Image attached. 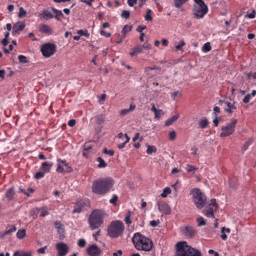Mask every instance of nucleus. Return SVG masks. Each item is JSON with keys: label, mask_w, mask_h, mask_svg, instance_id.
I'll use <instances>...</instances> for the list:
<instances>
[{"label": "nucleus", "mask_w": 256, "mask_h": 256, "mask_svg": "<svg viewBox=\"0 0 256 256\" xmlns=\"http://www.w3.org/2000/svg\"><path fill=\"white\" fill-rule=\"evenodd\" d=\"M114 184V180L110 178H100L92 182V190L95 194L103 196L110 190Z\"/></svg>", "instance_id": "1"}, {"label": "nucleus", "mask_w": 256, "mask_h": 256, "mask_svg": "<svg viewBox=\"0 0 256 256\" xmlns=\"http://www.w3.org/2000/svg\"><path fill=\"white\" fill-rule=\"evenodd\" d=\"M132 241L136 248L138 250L150 252L153 247L152 241L139 232L134 234Z\"/></svg>", "instance_id": "2"}, {"label": "nucleus", "mask_w": 256, "mask_h": 256, "mask_svg": "<svg viewBox=\"0 0 256 256\" xmlns=\"http://www.w3.org/2000/svg\"><path fill=\"white\" fill-rule=\"evenodd\" d=\"M176 246L175 256H202L199 250L188 246L185 241L178 242Z\"/></svg>", "instance_id": "3"}, {"label": "nucleus", "mask_w": 256, "mask_h": 256, "mask_svg": "<svg viewBox=\"0 0 256 256\" xmlns=\"http://www.w3.org/2000/svg\"><path fill=\"white\" fill-rule=\"evenodd\" d=\"M104 212L98 210H94L90 214L88 222L92 230L99 228L104 222Z\"/></svg>", "instance_id": "4"}, {"label": "nucleus", "mask_w": 256, "mask_h": 256, "mask_svg": "<svg viewBox=\"0 0 256 256\" xmlns=\"http://www.w3.org/2000/svg\"><path fill=\"white\" fill-rule=\"evenodd\" d=\"M124 225L120 220L112 221L107 229L108 235L111 238H117L122 236L124 230Z\"/></svg>", "instance_id": "5"}, {"label": "nucleus", "mask_w": 256, "mask_h": 256, "mask_svg": "<svg viewBox=\"0 0 256 256\" xmlns=\"http://www.w3.org/2000/svg\"><path fill=\"white\" fill-rule=\"evenodd\" d=\"M193 14L198 19L202 18L208 12V8L202 0H194Z\"/></svg>", "instance_id": "6"}, {"label": "nucleus", "mask_w": 256, "mask_h": 256, "mask_svg": "<svg viewBox=\"0 0 256 256\" xmlns=\"http://www.w3.org/2000/svg\"><path fill=\"white\" fill-rule=\"evenodd\" d=\"M190 194H192L194 202L198 208H202L206 203V196L199 188H194L191 190Z\"/></svg>", "instance_id": "7"}, {"label": "nucleus", "mask_w": 256, "mask_h": 256, "mask_svg": "<svg viewBox=\"0 0 256 256\" xmlns=\"http://www.w3.org/2000/svg\"><path fill=\"white\" fill-rule=\"evenodd\" d=\"M237 122L238 120L234 118L226 126H222L221 128L222 132L220 135V137H226L234 134Z\"/></svg>", "instance_id": "8"}, {"label": "nucleus", "mask_w": 256, "mask_h": 256, "mask_svg": "<svg viewBox=\"0 0 256 256\" xmlns=\"http://www.w3.org/2000/svg\"><path fill=\"white\" fill-rule=\"evenodd\" d=\"M56 51V46L52 43L47 42L40 46V52L42 56L46 58L54 55Z\"/></svg>", "instance_id": "9"}, {"label": "nucleus", "mask_w": 256, "mask_h": 256, "mask_svg": "<svg viewBox=\"0 0 256 256\" xmlns=\"http://www.w3.org/2000/svg\"><path fill=\"white\" fill-rule=\"evenodd\" d=\"M58 168L56 171L60 173L66 172L69 173L72 171V168L69 166L65 160H61L58 158L57 159Z\"/></svg>", "instance_id": "10"}, {"label": "nucleus", "mask_w": 256, "mask_h": 256, "mask_svg": "<svg viewBox=\"0 0 256 256\" xmlns=\"http://www.w3.org/2000/svg\"><path fill=\"white\" fill-rule=\"evenodd\" d=\"M86 253L89 256H100L102 250L96 244H93L87 248Z\"/></svg>", "instance_id": "11"}, {"label": "nucleus", "mask_w": 256, "mask_h": 256, "mask_svg": "<svg viewBox=\"0 0 256 256\" xmlns=\"http://www.w3.org/2000/svg\"><path fill=\"white\" fill-rule=\"evenodd\" d=\"M56 248L58 252V256H65L69 250L68 246L62 242L56 244Z\"/></svg>", "instance_id": "12"}, {"label": "nucleus", "mask_w": 256, "mask_h": 256, "mask_svg": "<svg viewBox=\"0 0 256 256\" xmlns=\"http://www.w3.org/2000/svg\"><path fill=\"white\" fill-rule=\"evenodd\" d=\"M158 210L166 214L170 213V208L168 204L163 201H158L156 202Z\"/></svg>", "instance_id": "13"}, {"label": "nucleus", "mask_w": 256, "mask_h": 256, "mask_svg": "<svg viewBox=\"0 0 256 256\" xmlns=\"http://www.w3.org/2000/svg\"><path fill=\"white\" fill-rule=\"evenodd\" d=\"M85 206L86 204L82 200L78 201L74 205L72 213L81 212L84 210Z\"/></svg>", "instance_id": "14"}, {"label": "nucleus", "mask_w": 256, "mask_h": 256, "mask_svg": "<svg viewBox=\"0 0 256 256\" xmlns=\"http://www.w3.org/2000/svg\"><path fill=\"white\" fill-rule=\"evenodd\" d=\"M26 26V24L23 22H18L13 26V30L12 34L13 36H16L17 34H18Z\"/></svg>", "instance_id": "15"}, {"label": "nucleus", "mask_w": 256, "mask_h": 256, "mask_svg": "<svg viewBox=\"0 0 256 256\" xmlns=\"http://www.w3.org/2000/svg\"><path fill=\"white\" fill-rule=\"evenodd\" d=\"M183 233L188 238H192L196 233V230L191 226H186L183 228Z\"/></svg>", "instance_id": "16"}, {"label": "nucleus", "mask_w": 256, "mask_h": 256, "mask_svg": "<svg viewBox=\"0 0 256 256\" xmlns=\"http://www.w3.org/2000/svg\"><path fill=\"white\" fill-rule=\"evenodd\" d=\"M52 165L53 163L51 162H44L42 164L40 169L45 173H48L50 171Z\"/></svg>", "instance_id": "17"}, {"label": "nucleus", "mask_w": 256, "mask_h": 256, "mask_svg": "<svg viewBox=\"0 0 256 256\" xmlns=\"http://www.w3.org/2000/svg\"><path fill=\"white\" fill-rule=\"evenodd\" d=\"M38 30L41 33L50 34L52 33V30L51 28L45 24H41L39 26Z\"/></svg>", "instance_id": "18"}, {"label": "nucleus", "mask_w": 256, "mask_h": 256, "mask_svg": "<svg viewBox=\"0 0 256 256\" xmlns=\"http://www.w3.org/2000/svg\"><path fill=\"white\" fill-rule=\"evenodd\" d=\"M14 195L15 192L14 190V188L12 187L6 190V194L2 198L3 200L4 198H7L8 201H10L14 198Z\"/></svg>", "instance_id": "19"}, {"label": "nucleus", "mask_w": 256, "mask_h": 256, "mask_svg": "<svg viewBox=\"0 0 256 256\" xmlns=\"http://www.w3.org/2000/svg\"><path fill=\"white\" fill-rule=\"evenodd\" d=\"M40 16L46 20H48L54 18V15L48 10H44L40 14Z\"/></svg>", "instance_id": "20"}, {"label": "nucleus", "mask_w": 256, "mask_h": 256, "mask_svg": "<svg viewBox=\"0 0 256 256\" xmlns=\"http://www.w3.org/2000/svg\"><path fill=\"white\" fill-rule=\"evenodd\" d=\"M142 52V46L141 45H137L134 47L130 53L131 56H134Z\"/></svg>", "instance_id": "21"}, {"label": "nucleus", "mask_w": 256, "mask_h": 256, "mask_svg": "<svg viewBox=\"0 0 256 256\" xmlns=\"http://www.w3.org/2000/svg\"><path fill=\"white\" fill-rule=\"evenodd\" d=\"M218 104L222 106L223 104H224L228 106V108H233V110L236 109V102H234L233 103L228 101H224L222 100H219Z\"/></svg>", "instance_id": "22"}, {"label": "nucleus", "mask_w": 256, "mask_h": 256, "mask_svg": "<svg viewBox=\"0 0 256 256\" xmlns=\"http://www.w3.org/2000/svg\"><path fill=\"white\" fill-rule=\"evenodd\" d=\"M38 213L40 214V216L41 217H44L49 214L48 208L47 206H42L39 208L38 210Z\"/></svg>", "instance_id": "23"}, {"label": "nucleus", "mask_w": 256, "mask_h": 256, "mask_svg": "<svg viewBox=\"0 0 256 256\" xmlns=\"http://www.w3.org/2000/svg\"><path fill=\"white\" fill-rule=\"evenodd\" d=\"M180 115L176 114L172 116L171 118L167 120L164 124V125L166 126L172 125L174 122H176L179 118Z\"/></svg>", "instance_id": "24"}, {"label": "nucleus", "mask_w": 256, "mask_h": 256, "mask_svg": "<svg viewBox=\"0 0 256 256\" xmlns=\"http://www.w3.org/2000/svg\"><path fill=\"white\" fill-rule=\"evenodd\" d=\"M52 10L54 13L55 14L54 18L58 21L62 20V18L64 16V14L62 13V11L58 10L55 8H52Z\"/></svg>", "instance_id": "25"}, {"label": "nucleus", "mask_w": 256, "mask_h": 256, "mask_svg": "<svg viewBox=\"0 0 256 256\" xmlns=\"http://www.w3.org/2000/svg\"><path fill=\"white\" fill-rule=\"evenodd\" d=\"M13 256H32V254L31 252L18 250L14 253Z\"/></svg>", "instance_id": "26"}, {"label": "nucleus", "mask_w": 256, "mask_h": 256, "mask_svg": "<svg viewBox=\"0 0 256 256\" xmlns=\"http://www.w3.org/2000/svg\"><path fill=\"white\" fill-rule=\"evenodd\" d=\"M221 235L220 237L222 239L224 240H226L228 238V236L225 232L229 234L230 232V229L229 228H226L224 226L222 227L221 228Z\"/></svg>", "instance_id": "27"}, {"label": "nucleus", "mask_w": 256, "mask_h": 256, "mask_svg": "<svg viewBox=\"0 0 256 256\" xmlns=\"http://www.w3.org/2000/svg\"><path fill=\"white\" fill-rule=\"evenodd\" d=\"M135 108H136V106L134 104H131L130 105L129 108L124 109V110H122L120 112V114L121 116H125L126 114H128L129 112L134 110L135 109Z\"/></svg>", "instance_id": "28"}, {"label": "nucleus", "mask_w": 256, "mask_h": 256, "mask_svg": "<svg viewBox=\"0 0 256 256\" xmlns=\"http://www.w3.org/2000/svg\"><path fill=\"white\" fill-rule=\"evenodd\" d=\"M208 124V122L206 118L201 120L198 122L199 127L201 128H206Z\"/></svg>", "instance_id": "29"}, {"label": "nucleus", "mask_w": 256, "mask_h": 256, "mask_svg": "<svg viewBox=\"0 0 256 256\" xmlns=\"http://www.w3.org/2000/svg\"><path fill=\"white\" fill-rule=\"evenodd\" d=\"M205 215L208 218H214V210L213 208H208L205 213Z\"/></svg>", "instance_id": "30"}, {"label": "nucleus", "mask_w": 256, "mask_h": 256, "mask_svg": "<svg viewBox=\"0 0 256 256\" xmlns=\"http://www.w3.org/2000/svg\"><path fill=\"white\" fill-rule=\"evenodd\" d=\"M198 170V168H196L194 166L190 164H187L186 168V170L188 172H192L193 174H194L195 172Z\"/></svg>", "instance_id": "31"}, {"label": "nucleus", "mask_w": 256, "mask_h": 256, "mask_svg": "<svg viewBox=\"0 0 256 256\" xmlns=\"http://www.w3.org/2000/svg\"><path fill=\"white\" fill-rule=\"evenodd\" d=\"M26 235V230L24 229L19 230L16 232V236L19 239L24 238Z\"/></svg>", "instance_id": "32"}, {"label": "nucleus", "mask_w": 256, "mask_h": 256, "mask_svg": "<svg viewBox=\"0 0 256 256\" xmlns=\"http://www.w3.org/2000/svg\"><path fill=\"white\" fill-rule=\"evenodd\" d=\"M253 142L252 138H249L243 145L242 150L243 152H245L248 148V146L252 144Z\"/></svg>", "instance_id": "33"}, {"label": "nucleus", "mask_w": 256, "mask_h": 256, "mask_svg": "<svg viewBox=\"0 0 256 256\" xmlns=\"http://www.w3.org/2000/svg\"><path fill=\"white\" fill-rule=\"evenodd\" d=\"M132 212L130 211H128L126 213V217L124 218V222L128 225H130L132 224V221L130 220Z\"/></svg>", "instance_id": "34"}, {"label": "nucleus", "mask_w": 256, "mask_h": 256, "mask_svg": "<svg viewBox=\"0 0 256 256\" xmlns=\"http://www.w3.org/2000/svg\"><path fill=\"white\" fill-rule=\"evenodd\" d=\"M171 189L170 187H166L163 190L162 192L160 194L162 198H166L168 194L171 193Z\"/></svg>", "instance_id": "35"}, {"label": "nucleus", "mask_w": 256, "mask_h": 256, "mask_svg": "<svg viewBox=\"0 0 256 256\" xmlns=\"http://www.w3.org/2000/svg\"><path fill=\"white\" fill-rule=\"evenodd\" d=\"M96 122L98 124H102L104 122V118L102 114H98L96 117Z\"/></svg>", "instance_id": "36"}, {"label": "nucleus", "mask_w": 256, "mask_h": 256, "mask_svg": "<svg viewBox=\"0 0 256 256\" xmlns=\"http://www.w3.org/2000/svg\"><path fill=\"white\" fill-rule=\"evenodd\" d=\"M96 160L99 162V164H98V167L99 168H104L106 167V164L101 157H98Z\"/></svg>", "instance_id": "37"}, {"label": "nucleus", "mask_w": 256, "mask_h": 256, "mask_svg": "<svg viewBox=\"0 0 256 256\" xmlns=\"http://www.w3.org/2000/svg\"><path fill=\"white\" fill-rule=\"evenodd\" d=\"M54 226L56 228L58 229V232L60 233H62L64 232V228H62V225L60 224V222L59 221H56L54 222Z\"/></svg>", "instance_id": "38"}, {"label": "nucleus", "mask_w": 256, "mask_h": 256, "mask_svg": "<svg viewBox=\"0 0 256 256\" xmlns=\"http://www.w3.org/2000/svg\"><path fill=\"white\" fill-rule=\"evenodd\" d=\"M212 49V47L210 46V42H206L204 44V46H202V50L204 52H210Z\"/></svg>", "instance_id": "39"}, {"label": "nucleus", "mask_w": 256, "mask_h": 256, "mask_svg": "<svg viewBox=\"0 0 256 256\" xmlns=\"http://www.w3.org/2000/svg\"><path fill=\"white\" fill-rule=\"evenodd\" d=\"M157 150L156 148L154 146H148L146 150V153L148 154H152V152H156Z\"/></svg>", "instance_id": "40"}, {"label": "nucleus", "mask_w": 256, "mask_h": 256, "mask_svg": "<svg viewBox=\"0 0 256 256\" xmlns=\"http://www.w3.org/2000/svg\"><path fill=\"white\" fill-rule=\"evenodd\" d=\"M26 14V11L24 10L22 7H20L19 8V12L18 14V17L22 18L24 17Z\"/></svg>", "instance_id": "41"}, {"label": "nucleus", "mask_w": 256, "mask_h": 256, "mask_svg": "<svg viewBox=\"0 0 256 256\" xmlns=\"http://www.w3.org/2000/svg\"><path fill=\"white\" fill-rule=\"evenodd\" d=\"M198 222V226H201L206 225V222L202 216H200L197 218L196 220Z\"/></svg>", "instance_id": "42"}, {"label": "nucleus", "mask_w": 256, "mask_h": 256, "mask_svg": "<svg viewBox=\"0 0 256 256\" xmlns=\"http://www.w3.org/2000/svg\"><path fill=\"white\" fill-rule=\"evenodd\" d=\"M45 174L46 173L44 172L42 170H41L36 172L34 177L36 179L40 180L44 177Z\"/></svg>", "instance_id": "43"}, {"label": "nucleus", "mask_w": 256, "mask_h": 256, "mask_svg": "<svg viewBox=\"0 0 256 256\" xmlns=\"http://www.w3.org/2000/svg\"><path fill=\"white\" fill-rule=\"evenodd\" d=\"M131 29L132 26L126 24L124 26L122 32V34L125 36L128 32L130 31Z\"/></svg>", "instance_id": "44"}, {"label": "nucleus", "mask_w": 256, "mask_h": 256, "mask_svg": "<svg viewBox=\"0 0 256 256\" xmlns=\"http://www.w3.org/2000/svg\"><path fill=\"white\" fill-rule=\"evenodd\" d=\"M154 70H158V68L156 66H154L153 67H146L145 68L144 71L147 74L150 75V76H152L153 75L151 74L150 73V71Z\"/></svg>", "instance_id": "45"}, {"label": "nucleus", "mask_w": 256, "mask_h": 256, "mask_svg": "<svg viewBox=\"0 0 256 256\" xmlns=\"http://www.w3.org/2000/svg\"><path fill=\"white\" fill-rule=\"evenodd\" d=\"M18 59L20 63L26 64L28 62L26 57L24 55L18 56Z\"/></svg>", "instance_id": "46"}, {"label": "nucleus", "mask_w": 256, "mask_h": 256, "mask_svg": "<svg viewBox=\"0 0 256 256\" xmlns=\"http://www.w3.org/2000/svg\"><path fill=\"white\" fill-rule=\"evenodd\" d=\"M182 96V93L178 90L174 92L171 94V97L174 100H176V98L178 96Z\"/></svg>", "instance_id": "47"}, {"label": "nucleus", "mask_w": 256, "mask_h": 256, "mask_svg": "<svg viewBox=\"0 0 256 256\" xmlns=\"http://www.w3.org/2000/svg\"><path fill=\"white\" fill-rule=\"evenodd\" d=\"M121 16L122 18L128 19L130 16V12L128 10H123L121 14Z\"/></svg>", "instance_id": "48"}, {"label": "nucleus", "mask_w": 256, "mask_h": 256, "mask_svg": "<svg viewBox=\"0 0 256 256\" xmlns=\"http://www.w3.org/2000/svg\"><path fill=\"white\" fill-rule=\"evenodd\" d=\"M118 200V196L116 194H114L112 198L110 200L109 202L110 204H113L114 206L116 204V201Z\"/></svg>", "instance_id": "49"}, {"label": "nucleus", "mask_w": 256, "mask_h": 256, "mask_svg": "<svg viewBox=\"0 0 256 256\" xmlns=\"http://www.w3.org/2000/svg\"><path fill=\"white\" fill-rule=\"evenodd\" d=\"M152 12L151 10L148 9L147 10V12L146 15L144 16V18L146 20H150L152 21V17L150 16V13Z\"/></svg>", "instance_id": "50"}, {"label": "nucleus", "mask_w": 256, "mask_h": 256, "mask_svg": "<svg viewBox=\"0 0 256 256\" xmlns=\"http://www.w3.org/2000/svg\"><path fill=\"white\" fill-rule=\"evenodd\" d=\"M77 33L78 34H80L81 36H84L86 37H88L90 36V34L88 32V30H80L78 31Z\"/></svg>", "instance_id": "51"}, {"label": "nucleus", "mask_w": 256, "mask_h": 256, "mask_svg": "<svg viewBox=\"0 0 256 256\" xmlns=\"http://www.w3.org/2000/svg\"><path fill=\"white\" fill-rule=\"evenodd\" d=\"M256 10H252V12L250 14H247L244 16L245 18H249L252 19L254 18L256 14Z\"/></svg>", "instance_id": "52"}, {"label": "nucleus", "mask_w": 256, "mask_h": 256, "mask_svg": "<svg viewBox=\"0 0 256 256\" xmlns=\"http://www.w3.org/2000/svg\"><path fill=\"white\" fill-rule=\"evenodd\" d=\"M185 42L184 40H181L180 43L176 46V48L178 50H182V48L185 45Z\"/></svg>", "instance_id": "53"}, {"label": "nucleus", "mask_w": 256, "mask_h": 256, "mask_svg": "<svg viewBox=\"0 0 256 256\" xmlns=\"http://www.w3.org/2000/svg\"><path fill=\"white\" fill-rule=\"evenodd\" d=\"M157 112H154L155 118H159L163 114L162 110L158 109L157 110Z\"/></svg>", "instance_id": "54"}, {"label": "nucleus", "mask_w": 256, "mask_h": 256, "mask_svg": "<svg viewBox=\"0 0 256 256\" xmlns=\"http://www.w3.org/2000/svg\"><path fill=\"white\" fill-rule=\"evenodd\" d=\"M214 206V210H216L218 208V204L216 202V200L215 198H212L210 200V206Z\"/></svg>", "instance_id": "55"}, {"label": "nucleus", "mask_w": 256, "mask_h": 256, "mask_svg": "<svg viewBox=\"0 0 256 256\" xmlns=\"http://www.w3.org/2000/svg\"><path fill=\"white\" fill-rule=\"evenodd\" d=\"M100 33L101 36H106V38H109L111 36V34L110 32H107L104 30H100Z\"/></svg>", "instance_id": "56"}, {"label": "nucleus", "mask_w": 256, "mask_h": 256, "mask_svg": "<svg viewBox=\"0 0 256 256\" xmlns=\"http://www.w3.org/2000/svg\"><path fill=\"white\" fill-rule=\"evenodd\" d=\"M86 244V242L84 239H80L78 241V246L81 248H84Z\"/></svg>", "instance_id": "57"}, {"label": "nucleus", "mask_w": 256, "mask_h": 256, "mask_svg": "<svg viewBox=\"0 0 256 256\" xmlns=\"http://www.w3.org/2000/svg\"><path fill=\"white\" fill-rule=\"evenodd\" d=\"M250 94H247L244 98H243L242 101L245 104H248L250 102Z\"/></svg>", "instance_id": "58"}, {"label": "nucleus", "mask_w": 256, "mask_h": 256, "mask_svg": "<svg viewBox=\"0 0 256 256\" xmlns=\"http://www.w3.org/2000/svg\"><path fill=\"white\" fill-rule=\"evenodd\" d=\"M170 138L171 140H174L176 138V133L174 130L170 132L169 134Z\"/></svg>", "instance_id": "59"}, {"label": "nucleus", "mask_w": 256, "mask_h": 256, "mask_svg": "<svg viewBox=\"0 0 256 256\" xmlns=\"http://www.w3.org/2000/svg\"><path fill=\"white\" fill-rule=\"evenodd\" d=\"M47 248V246L44 247L40 248L37 250V252L38 254H44L46 252V250Z\"/></svg>", "instance_id": "60"}, {"label": "nucleus", "mask_w": 256, "mask_h": 256, "mask_svg": "<svg viewBox=\"0 0 256 256\" xmlns=\"http://www.w3.org/2000/svg\"><path fill=\"white\" fill-rule=\"evenodd\" d=\"M104 153L105 154H108L110 156H112L114 154V151L112 150H108L106 148H105L104 150Z\"/></svg>", "instance_id": "61"}, {"label": "nucleus", "mask_w": 256, "mask_h": 256, "mask_svg": "<svg viewBox=\"0 0 256 256\" xmlns=\"http://www.w3.org/2000/svg\"><path fill=\"white\" fill-rule=\"evenodd\" d=\"M220 110L219 107L215 106L214 108V112L215 116H217V114L220 113Z\"/></svg>", "instance_id": "62"}, {"label": "nucleus", "mask_w": 256, "mask_h": 256, "mask_svg": "<svg viewBox=\"0 0 256 256\" xmlns=\"http://www.w3.org/2000/svg\"><path fill=\"white\" fill-rule=\"evenodd\" d=\"M142 46V49L144 48L145 50H148L151 48L150 45L148 42H144Z\"/></svg>", "instance_id": "63"}, {"label": "nucleus", "mask_w": 256, "mask_h": 256, "mask_svg": "<svg viewBox=\"0 0 256 256\" xmlns=\"http://www.w3.org/2000/svg\"><path fill=\"white\" fill-rule=\"evenodd\" d=\"M137 2V0H128V4L130 6H133Z\"/></svg>", "instance_id": "64"}]
</instances>
